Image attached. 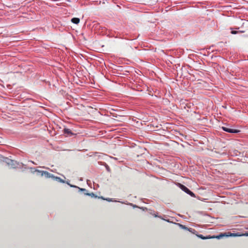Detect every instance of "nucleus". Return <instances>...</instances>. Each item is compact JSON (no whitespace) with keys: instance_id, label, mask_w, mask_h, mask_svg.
Returning a JSON list of instances; mask_svg holds the SVG:
<instances>
[{"instance_id":"39448f33","label":"nucleus","mask_w":248,"mask_h":248,"mask_svg":"<svg viewBox=\"0 0 248 248\" xmlns=\"http://www.w3.org/2000/svg\"><path fill=\"white\" fill-rule=\"evenodd\" d=\"M79 21H80L79 19L78 18H77V17L73 18L71 19L72 22H73L74 24H78V23H79Z\"/></svg>"},{"instance_id":"6e6552de","label":"nucleus","mask_w":248,"mask_h":248,"mask_svg":"<svg viewBox=\"0 0 248 248\" xmlns=\"http://www.w3.org/2000/svg\"><path fill=\"white\" fill-rule=\"evenodd\" d=\"M54 179H55L56 180H58V181H59L60 182H64V181L61 178H60V177H57V176H55Z\"/></svg>"},{"instance_id":"423d86ee","label":"nucleus","mask_w":248,"mask_h":248,"mask_svg":"<svg viewBox=\"0 0 248 248\" xmlns=\"http://www.w3.org/2000/svg\"><path fill=\"white\" fill-rule=\"evenodd\" d=\"M63 132L65 134H67L68 135H72V133L71 132V131L70 130V129H68V128H64L63 129Z\"/></svg>"},{"instance_id":"20e7f679","label":"nucleus","mask_w":248,"mask_h":248,"mask_svg":"<svg viewBox=\"0 0 248 248\" xmlns=\"http://www.w3.org/2000/svg\"><path fill=\"white\" fill-rule=\"evenodd\" d=\"M222 129L227 132L231 133H238L240 132L239 130L237 129H234L230 127H225V126H222Z\"/></svg>"},{"instance_id":"7ed1b4c3","label":"nucleus","mask_w":248,"mask_h":248,"mask_svg":"<svg viewBox=\"0 0 248 248\" xmlns=\"http://www.w3.org/2000/svg\"><path fill=\"white\" fill-rule=\"evenodd\" d=\"M5 161L8 166H11L13 168H16L17 166V163L16 161L8 158H6Z\"/></svg>"},{"instance_id":"f257e3e1","label":"nucleus","mask_w":248,"mask_h":248,"mask_svg":"<svg viewBox=\"0 0 248 248\" xmlns=\"http://www.w3.org/2000/svg\"><path fill=\"white\" fill-rule=\"evenodd\" d=\"M35 171L37 172L38 173H40L41 176H43L44 175L45 176V177L46 178H52L54 179L55 176L53 174L49 173L48 171H44V170H35Z\"/></svg>"},{"instance_id":"1a4fd4ad","label":"nucleus","mask_w":248,"mask_h":248,"mask_svg":"<svg viewBox=\"0 0 248 248\" xmlns=\"http://www.w3.org/2000/svg\"><path fill=\"white\" fill-rule=\"evenodd\" d=\"M225 236V234H220L219 235H218V236H217L216 237H215L216 238H217V239H219L221 237H222V236ZM215 237H213V238H214Z\"/></svg>"},{"instance_id":"ddd939ff","label":"nucleus","mask_w":248,"mask_h":248,"mask_svg":"<svg viewBox=\"0 0 248 248\" xmlns=\"http://www.w3.org/2000/svg\"><path fill=\"white\" fill-rule=\"evenodd\" d=\"M242 235L248 236V233H246L245 234H242Z\"/></svg>"},{"instance_id":"f03ea898","label":"nucleus","mask_w":248,"mask_h":248,"mask_svg":"<svg viewBox=\"0 0 248 248\" xmlns=\"http://www.w3.org/2000/svg\"><path fill=\"white\" fill-rule=\"evenodd\" d=\"M180 188L184 191H185L187 194H189L192 197H195V194L191 191L188 188H187L186 186L181 184H179Z\"/></svg>"},{"instance_id":"0eeeda50","label":"nucleus","mask_w":248,"mask_h":248,"mask_svg":"<svg viewBox=\"0 0 248 248\" xmlns=\"http://www.w3.org/2000/svg\"><path fill=\"white\" fill-rule=\"evenodd\" d=\"M85 195L90 196L92 197H96V196L95 195V194L93 193H85Z\"/></svg>"},{"instance_id":"9d476101","label":"nucleus","mask_w":248,"mask_h":248,"mask_svg":"<svg viewBox=\"0 0 248 248\" xmlns=\"http://www.w3.org/2000/svg\"><path fill=\"white\" fill-rule=\"evenodd\" d=\"M238 32V31H231V33L233 34H235L237 33Z\"/></svg>"},{"instance_id":"9b49d317","label":"nucleus","mask_w":248,"mask_h":248,"mask_svg":"<svg viewBox=\"0 0 248 248\" xmlns=\"http://www.w3.org/2000/svg\"><path fill=\"white\" fill-rule=\"evenodd\" d=\"M80 190H81L82 191H86V189L85 188H80Z\"/></svg>"},{"instance_id":"f8f14e48","label":"nucleus","mask_w":248,"mask_h":248,"mask_svg":"<svg viewBox=\"0 0 248 248\" xmlns=\"http://www.w3.org/2000/svg\"><path fill=\"white\" fill-rule=\"evenodd\" d=\"M199 237L202 239H205V238L204 237H203L202 235H200Z\"/></svg>"}]
</instances>
